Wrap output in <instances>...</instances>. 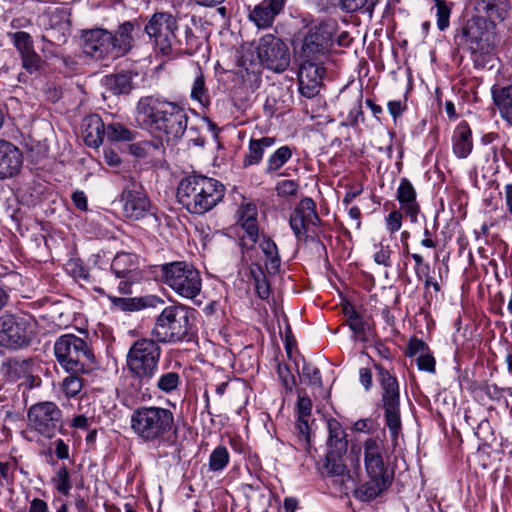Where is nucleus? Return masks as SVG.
Here are the masks:
<instances>
[{
    "label": "nucleus",
    "mask_w": 512,
    "mask_h": 512,
    "mask_svg": "<svg viewBox=\"0 0 512 512\" xmlns=\"http://www.w3.org/2000/svg\"><path fill=\"white\" fill-rule=\"evenodd\" d=\"M103 157L105 162L111 167H117L121 163V158L114 150L106 148L103 151Z\"/></svg>",
    "instance_id": "nucleus-61"
},
{
    "label": "nucleus",
    "mask_w": 512,
    "mask_h": 512,
    "mask_svg": "<svg viewBox=\"0 0 512 512\" xmlns=\"http://www.w3.org/2000/svg\"><path fill=\"white\" fill-rule=\"evenodd\" d=\"M162 281L184 299L196 298L202 290L198 269L185 261H175L161 266Z\"/></svg>",
    "instance_id": "nucleus-9"
},
{
    "label": "nucleus",
    "mask_w": 512,
    "mask_h": 512,
    "mask_svg": "<svg viewBox=\"0 0 512 512\" xmlns=\"http://www.w3.org/2000/svg\"><path fill=\"white\" fill-rule=\"evenodd\" d=\"M348 315V325L350 329L355 333L356 338L366 341L367 338L365 336V327L366 323L360 317V315L351 308V312L346 311Z\"/></svg>",
    "instance_id": "nucleus-48"
},
{
    "label": "nucleus",
    "mask_w": 512,
    "mask_h": 512,
    "mask_svg": "<svg viewBox=\"0 0 512 512\" xmlns=\"http://www.w3.org/2000/svg\"><path fill=\"white\" fill-rule=\"evenodd\" d=\"M472 132L466 122L458 124L453 136V150L459 158H466L472 151Z\"/></svg>",
    "instance_id": "nucleus-32"
},
{
    "label": "nucleus",
    "mask_w": 512,
    "mask_h": 512,
    "mask_svg": "<svg viewBox=\"0 0 512 512\" xmlns=\"http://www.w3.org/2000/svg\"><path fill=\"white\" fill-rule=\"evenodd\" d=\"M201 42L197 36L194 35L193 30L186 26L184 30V38L175 37L173 51L183 52L188 55H193L200 48Z\"/></svg>",
    "instance_id": "nucleus-39"
},
{
    "label": "nucleus",
    "mask_w": 512,
    "mask_h": 512,
    "mask_svg": "<svg viewBox=\"0 0 512 512\" xmlns=\"http://www.w3.org/2000/svg\"><path fill=\"white\" fill-rule=\"evenodd\" d=\"M384 450L382 441L375 438H368L364 442V463L368 477L393 475V472H388L384 464Z\"/></svg>",
    "instance_id": "nucleus-20"
},
{
    "label": "nucleus",
    "mask_w": 512,
    "mask_h": 512,
    "mask_svg": "<svg viewBox=\"0 0 512 512\" xmlns=\"http://www.w3.org/2000/svg\"><path fill=\"white\" fill-rule=\"evenodd\" d=\"M238 66L248 73L255 74L259 72L261 63L257 58H254L253 52L248 50L243 52L239 57Z\"/></svg>",
    "instance_id": "nucleus-50"
},
{
    "label": "nucleus",
    "mask_w": 512,
    "mask_h": 512,
    "mask_svg": "<svg viewBox=\"0 0 512 512\" xmlns=\"http://www.w3.org/2000/svg\"><path fill=\"white\" fill-rule=\"evenodd\" d=\"M0 372L10 382L21 378H31L32 360L17 357L9 358L2 363Z\"/></svg>",
    "instance_id": "nucleus-31"
},
{
    "label": "nucleus",
    "mask_w": 512,
    "mask_h": 512,
    "mask_svg": "<svg viewBox=\"0 0 512 512\" xmlns=\"http://www.w3.org/2000/svg\"><path fill=\"white\" fill-rule=\"evenodd\" d=\"M299 185L294 180H283L277 183L276 192L279 197L295 196Z\"/></svg>",
    "instance_id": "nucleus-54"
},
{
    "label": "nucleus",
    "mask_w": 512,
    "mask_h": 512,
    "mask_svg": "<svg viewBox=\"0 0 512 512\" xmlns=\"http://www.w3.org/2000/svg\"><path fill=\"white\" fill-rule=\"evenodd\" d=\"M161 347L152 338L137 339L126 355V365L131 378L140 389L143 385L154 383L158 375Z\"/></svg>",
    "instance_id": "nucleus-5"
},
{
    "label": "nucleus",
    "mask_w": 512,
    "mask_h": 512,
    "mask_svg": "<svg viewBox=\"0 0 512 512\" xmlns=\"http://www.w3.org/2000/svg\"><path fill=\"white\" fill-rule=\"evenodd\" d=\"M327 425L329 431L327 452L346 453L347 440L345 439L346 435L340 423L335 419H331L328 421Z\"/></svg>",
    "instance_id": "nucleus-37"
},
{
    "label": "nucleus",
    "mask_w": 512,
    "mask_h": 512,
    "mask_svg": "<svg viewBox=\"0 0 512 512\" xmlns=\"http://www.w3.org/2000/svg\"><path fill=\"white\" fill-rule=\"evenodd\" d=\"M55 454L61 460L69 457L68 445L62 439L55 441Z\"/></svg>",
    "instance_id": "nucleus-63"
},
{
    "label": "nucleus",
    "mask_w": 512,
    "mask_h": 512,
    "mask_svg": "<svg viewBox=\"0 0 512 512\" xmlns=\"http://www.w3.org/2000/svg\"><path fill=\"white\" fill-rule=\"evenodd\" d=\"M109 299L114 307L121 311L128 312L139 311L145 308H155L164 303V301L156 295L132 298L110 296Z\"/></svg>",
    "instance_id": "nucleus-28"
},
{
    "label": "nucleus",
    "mask_w": 512,
    "mask_h": 512,
    "mask_svg": "<svg viewBox=\"0 0 512 512\" xmlns=\"http://www.w3.org/2000/svg\"><path fill=\"white\" fill-rule=\"evenodd\" d=\"M225 186L217 179L193 173L178 184L177 201L191 214L203 215L224 198Z\"/></svg>",
    "instance_id": "nucleus-3"
},
{
    "label": "nucleus",
    "mask_w": 512,
    "mask_h": 512,
    "mask_svg": "<svg viewBox=\"0 0 512 512\" xmlns=\"http://www.w3.org/2000/svg\"><path fill=\"white\" fill-rule=\"evenodd\" d=\"M22 66L30 74L37 72L42 65L41 57L33 50L21 55Z\"/></svg>",
    "instance_id": "nucleus-51"
},
{
    "label": "nucleus",
    "mask_w": 512,
    "mask_h": 512,
    "mask_svg": "<svg viewBox=\"0 0 512 512\" xmlns=\"http://www.w3.org/2000/svg\"><path fill=\"white\" fill-rule=\"evenodd\" d=\"M186 137L188 139V142L193 143L194 146L203 147L205 144V139L200 136L199 131L196 127L191 126L187 127L186 130Z\"/></svg>",
    "instance_id": "nucleus-60"
},
{
    "label": "nucleus",
    "mask_w": 512,
    "mask_h": 512,
    "mask_svg": "<svg viewBox=\"0 0 512 512\" xmlns=\"http://www.w3.org/2000/svg\"><path fill=\"white\" fill-rule=\"evenodd\" d=\"M54 353L59 365L68 373L87 374L97 368L95 356L82 338L66 334L57 339Z\"/></svg>",
    "instance_id": "nucleus-6"
},
{
    "label": "nucleus",
    "mask_w": 512,
    "mask_h": 512,
    "mask_svg": "<svg viewBox=\"0 0 512 512\" xmlns=\"http://www.w3.org/2000/svg\"><path fill=\"white\" fill-rule=\"evenodd\" d=\"M344 453L327 452L320 468L322 476L331 479L332 486L340 493L348 495L356 481L344 464Z\"/></svg>",
    "instance_id": "nucleus-14"
},
{
    "label": "nucleus",
    "mask_w": 512,
    "mask_h": 512,
    "mask_svg": "<svg viewBox=\"0 0 512 512\" xmlns=\"http://www.w3.org/2000/svg\"><path fill=\"white\" fill-rule=\"evenodd\" d=\"M297 408H298L299 417L305 418L311 414L312 402L308 397L299 396Z\"/></svg>",
    "instance_id": "nucleus-59"
},
{
    "label": "nucleus",
    "mask_w": 512,
    "mask_h": 512,
    "mask_svg": "<svg viewBox=\"0 0 512 512\" xmlns=\"http://www.w3.org/2000/svg\"><path fill=\"white\" fill-rule=\"evenodd\" d=\"M417 366L422 371H426L429 373L435 372V358L430 353V351L421 354L417 358Z\"/></svg>",
    "instance_id": "nucleus-56"
},
{
    "label": "nucleus",
    "mask_w": 512,
    "mask_h": 512,
    "mask_svg": "<svg viewBox=\"0 0 512 512\" xmlns=\"http://www.w3.org/2000/svg\"><path fill=\"white\" fill-rule=\"evenodd\" d=\"M111 270L117 278L122 279L118 285V290L122 294H131L132 284L139 282L142 278L138 257L132 253H117L112 260Z\"/></svg>",
    "instance_id": "nucleus-16"
},
{
    "label": "nucleus",
    "mask_w": 512,
    "mask_h": 512,
    "mask_svg": "<svg viewBox=\"0 0 512 512\" xmlns=\"http://www.w3.org/2000/svg\"><path fill=\"white\" fill-rule=\"evenodd\" d=\"M510 8L509 0H476L475 3V10L495 25L507 17Z\"/></svg>",
    "instance_id": "nucleus-27"
},
{
    "label": "nucleus",
    "mask_w": 512,
    "mask_h": 512,
    "mask_svg": "<svg viewBox=\"0 0 512 512\" xmlns=\"http://www.w3.org/2000/svg\"><path fill=\"white\" fill-rule=\"evenodd\" d=\"M320 218L316 212V204L310 197L303 198L290 215L289 224L295 236L302 239L309 226H316Z\"/></svg>",
    "instance_id": "nucleus-18"
},
{
    "label": "nucleus",
    "mask_w": 512,
    "mask_h": 512,
    "mask_svg": "<svg viewBox=\"0 0 512 512\" xmlns=\"http://www.w3.org/2000/svg\"><path fill=\"white\" fill-rule=\"evenodd\" d=\"M53 482L55 483L56 490L64 495L68 496L72 487L71 481H70V475L68 472V469L66 466H62L57 471L56 477L53 479Z\"/></svg>",
    "instance_id": "nucleus-49"
},
{
    "label": "nucleus",
    "mask_w": 512,
    "mask_h": 512,
    "mask_svg": "<svg viewBox=\"0 0 512 512\" xmlns=\"http://www.w3.org/2000/svg\"><path fill=\"white\" fill-rule=\"evenodd\" d=\"M429 351L428 345L422 339H418L413 337L409 340V343L406 348V355L409 357H413L418 353H425Z\"/></svg>",
    "instance_id": "nucleus-55"
},
{
    "label": "nucleus",
    "mask_w": 512,
    "mask_h": 512,
    "mask_svg": "<svg viewBox=\"0 0 512 512\" xmlns=\"http://www.w3.org/2000/svg\"><path fill=\"white\" fill-rule=\"evenodd\" d=\"M396 198L401 209L410 217L412 222H415L417 220L420 207L416 201V191L412 183L407 178H402L400 180Z\"/></svg>",
    "instance_id": "nucleus-29"
},
{
    "label": "nucleus",
    "mask_w": 512,
    "mask_h": 512,
    "mask_svg": "<svg viewBox=\"0 0 512 512\" xmlns=\"http://www.w3.org/2000/svg\"><path fill=\"white\" fill-rule=\"evenodd\" d=\"M83 138L89 147H98L105 138L106 126L97 114H92L83 119Z\"/></svg>",
    "instance_id": "nucleus-30"
},
{
    "label": "nucleus",
    "mask_w": 512,
    "mask_h": 512,
    "mask_svg": "<svg viewBox=\"0 0 512 512\" xmlns=\"http://www.w3.org/2000/svg\"><path fill=\"white\" fill-rule=\"evenodd\" d=\"M275 137H262L260 139H251L249 142L248 152L244 157L243 164L245 167L258 164L264 155L266 148L274 146Z\"/></svg>",
    "instance_id": "nucleus-35"
},
{
    "label": "nucleus",
    "mask_w": 512,
    "mask_h": 512,
    "mask_svg": "<svg viewBox=\"0 0 512 512\" xmlns=\"http://www.w3.org/2000/svg\"><path fill=\"white\" fill-rule=\"evenodd\" d=\"M22 165L21 150L11 142L0 140V180L18 175Z\"/></svg>",
    "instance_id": "nucleus-21"
},
{
    "label": "nucleus",
    "mask_w": 512,
    "mask_h": 512,
    "mask_svg": "<svg viewBox=\"0 0 512 512\" xmlns=\"http://www.w3.org/2000/svg\"><path fill=\"white\" fill-rule=\"evenodd\" d=\"M257 59L267 69L283 72L290 65L289 48L280 38L266 34L259 39Z\"/></svg>",
    "instance_id": "nucleus-13"
},
{
    "label": "nucleus",
    "mask_w": 512,
    "mask_h": 512,
    "mask_svg": "<svg viewBox=\"0 0 512 512\" xmlns=\"http://www.w3.org/2000/svg\"><path fill=\"white\" fill-rule=\"evenodd\" d=\"M14 46L19 51L20 55L26 54L34 50L33 40L29 33L18 31L10 34Z\"/></svg>",
    "instance_id": "nucleus-46"
},
{
    "label": "nucleus",
    "mask_w": 512,
    "mask_h": 512,
    "mask_svg": "<svg viewBox=\"0 0 512 512\" xmlns=\"http://www.w3.org/2000/svg\"><path fill=\"white\" fill-rule=\"evenodd\" d=\"M228 463L229 452L226 447L218 446L210 454L209 469L211 471H221L228 465Z\"/></svg>",
    "instance_id": "nucleus-44"
},
{
    "label": "nucleus",
    "mask_w": 512,
    "mask_h": 512,
    "mask_svg": "<svg viewBox=\"0 0 512 512\" xmlns=\"http://www.w3.org/2000/svg\"><path fill=\"white\" fill-rule=\"evenodd\" d=\"M178 29L177 19L168 12L154 13L144 27L149 39H153L155 48L162 55H170L174 49L175 31Z\"/></svg>",
    "instance_id": "nucleus-10"
},
{
    "label": "nucleus",
    "mask_w": 512,
    "mask_h": 512,
    "mask_svg": "<svg viewBox=\"0 0 512 512\" xmlns=\"http://www.w3.org/2000/svg\"><path fill=\"white\" fill-rule=\"evenodd\" d=\"M455 42L471 52L477 65L484 66L498 43L496 25L484 16L472 17L455 35Z\"/></svg>",
    "instance_id": "nucleus-4"
},
{
    "label": "nucleus",
    "mask_w": 512,
    "mask_h": 512,
    "mask_svg": "<svg viewBox=\"0 0 512 512\" xmlns=\"http://www.w3.org/2000/svg\"><path fill=\"white\" fill-rule=\"evenodd\" d=\"M387 228L391 233L397 232L402 226V214L399 211H392L386 218Z\"/></svg>",
    "instance_id": "nucleus-57"
},
{
    "label": "nucleus",
    "mask_w": 512,
    "mask_h": 512,
    "mask_svg": "<svg viewBox=\"0 0 512 512\" xmlns=\"http://www.w3.org/2000/svg\"><path fill=\"white\" fill-rule=\"evenodd\" d=\"M260 248L266 257V269L270 273H276L281 263L276 243L270 238L264 237L260 243Z\"/></svg>",
    "instance_id": "nucleus-38"
},
{
    "label": "nucleus",
    "mask_w": 512,
    "mask_h": 512,
    "mask_svg": "<svg viewBox=\"0 0 512 512\" xmlns=\"http://www.w3.org/2000/svg\"><path fill=\"white\" fill-rule=\"evenodd\" d=\"M83 53L94 60L117 59L110 40V31L93 28L82 33Z\"/></svg>",
    "instance_id": "nucleus-17"
},
{
    "label": "nucleus",
    "mask_w": 512,
    "mask_h": 512,
    "mask_svg": "<svg viewBox=\"0 0 512 512\" xmlns=\"http://www.w3.org/2000/svg\"><path fill=\"white\" fill-rule=\"evenodd\" d=\"M292 151L289 146H282L277 149L268 159L266 174L273 173L280 169L291 158Z\"/></svg>",
    "instance_id": "nucleus-43"
},
{
    "label": "nucleus",
    "mask_w": 512,
    "mask_h": 512,
    "mask_svg": "<svg viewBox=\"0 0 512 512\" xmlns=\"http://www.w3.org/2000/svg\"><path fill=\"white\" fill-rule=\"evenodd\" d=\"M190 309L184 305L165 307L156 318L151 331L152 339L158 343H175L188 337Z\"/></svg>",
    "instance_id": "nucleus-8"
},
{
    "label": "nucleus",
    "mask_w": 512,
    "mask_h": 512,
    "mask_svg": "<svg viewBox=\"0 0 512 512\" xmlns=\"http://www.w3.org/2000/svg\"><path fill=\"white\" fill-rule=\"evenodd\" d=\"M180 382L181 380L179 373L169 371L161 374L159 377L158 375L154 376V383L143 385V388L146 391L157 389L162 393L170 394L178 389Z\"/></svg>",
    "instance_id": "nucleus-36"
},
{
    "label": "nucleus",
    "mask_w": 512,
    "mask_h": 512,
    "mask_svg": "<svg viewBox=\"0 0 512 512\" xmlns=\"http://www.w3.org/2000/svg\"><path fill=\"white\" fill-rule=\"evenodd\" d=\"M137 132L118 122L106 126L105 137L111 142H130L136 139Z\"/></svg>",
    "instance_id": "nucleus-40"
},
{
    "label": "nucleus",
    "mask_w": 512,
    "mask_h": 512,
    "mask_svg": "<svg viewBox=\"0 0 512 512\" xmlns=\"http://www.w3.org/2000/svg\"><path fill=\"white\" fill-rule=\"evenodd\" d=\"M331 42L332 34L327 26H314L308 31L296 52L298 60L321 61Z\"/></svg>",
    "instance_id": "nucleus-15"
},
{
    "label": "nucleus",
    "mask_w": 512,
    "mask_h": 512,
    "mask_svg": "<svg viewBox=\"0 0 512 512\" xmlns=\"http://www.w3.org/2000/svg\"><path fill=\"white\" fill-rule=\"evenodd\" d=\"M286 0H264L250 12V19L259 28H266L273 24L274 19L284 9Z\"/></svg>",
    "instance_id": "nucleus-25"
},
{
    "label": "nucleus",
    "mask_w": 512,
    "mask_h": 512,
    "mask_svg": "<svg viewBox=\"0 0 512 512\" xmlns=\"http://www.w3.org/2000/svg\"><path fill=\"white\" fill-rule=\"evenodd\" d=\"M374 368L382 388L381 402L384 409L385 425L389 429L393 446H397L402 431L399 384L396 377L382 365L375 363Z\"/></svg>",
    "instance_id": "nucleus-7"
},
{
    "label": "nucleus",
    "mask_w": 512,
    "mask_h": 512,
    "mask_svg": "<svg viewBox=\"0 0 512 512\" xmlns=\"http://www.w3.org/2000/svg\"><path fill=\"white\" fill-rule=\"evenodd\" d=\"M298 84L300 93L312 98L319 92L322 84L324 68L321 61L299 60Z\"/></svg>",
    "instance_id": "nucleus-19"
},
{
    "label": "nucleus",
    "mask_w": 512,
    "mask_h": 512,
    "mask_svg": "<svg viewBox=\"0 0 512 512\" xmlns=\"http://www.w3.org/2000/svg\"><path fill=\"white\" fill-rule=\"evenodd\" d=\"M238 223L244 229L242 245L252 248L258 240L257 208L254 204L248 203L239 211Z\"/></svg>",
    "instance_id": "nucleus-24"
},
{
    "label": "nucleus",
    "mask_w": 512,
    "mask_h": 512,
    "mask_svg": "<svg viewBox=\"0 0 512 512\" xmlns=\"http://www.w3.org/2000/svg\"><path fill=\"white\" fill-rule=\"evenodd\" d=\"M136 75L137 74H133L131 71L111 74L106 76L105 85L114 95L129 94L134 88L133 77Z\"/></svg>",
    "instance_id": "nucleus-33"
},
{
    "label": "nucleus",
    "mask_w": 512,
    "mask_h": 512,
    "mask_svg": "<svg viewBox=\"0 0 512 512\" xmlns=\"http://www.w3.org/2000/svg\"><path fill=\"white\" fill-rule=\"evenodd\" d=\"M27 420L32 429L48 439L53 438L63 427L62 411L50 401L32 405L27 412Z\"/></svg>",
    "instance_id": "nucleus-11"
},
{
    "label": "nucleus",
    "mask_w": 512,
    "mask_h": 512,
    "mask_svg": "<svg viewBox=\"0 0 512 512\" xmlns=\"http://www.w3.org/2000/svg\"><path fill=\"white\" fill-rule=\"evenodd\" d=\"M83 387V380L79 374H72L66 377L62 382V390L67 397L77 396Z\"/></svg>",
    "instance_id": "nucleus-47"
},
{
    "label": "nucleus",
    "mask_w": 512,
    "mask_h": 512,
    "mask_svg": "<svg viewBox=\"0 0 512 512\" xmlns=\"http://www.w3.org/2000/svg\"><path fill=\"white\" fill-rule=\"evenodd\" d=\"M391 250L388 246H381L380 250L377 251L374 255V261L379 265H384L385 267L391 266L390 262Z\"/></svg>",
    "instance_id": "nucleus-58"
},
{
    "label": "nucleus",
    "mask_w": 512,
    "mask_h": 512,
    "mask_svg": "<svg viewBox=\"0 0 512 512\" xmlns=\"http://www.w3.org/2000/svg\"><path fill=\"white\" fill-rule=\"evenodd\" d=\"M302 376L308 381L310 385L317 387L322 386L321 373L317 367L305 363L302 367Z\"/></svg>",
    "instance_id": "nucleus-53"
},
{
    "label": "nucleus",
    "mask_w": 512,
    "mask_h": 512,
    "mask_svg": "<svg viewBox=\"0 0 512 512\" xmlns=\"http://www.w3.org/2000/svg\"><path fill=\"white\" fill-rule=\"evenodd\" d=\"M123 213L127 219L140 220L148 213L150 201L141 191L125 189L121 194Z\"/></svg>",
    "instance_id": "nucleus-22"
},
{
    "label": "nucleus",
    "mask_w": 512,
    "mask_h": 512,
    "mask_svg": "<svg viewBox=\"0 0 512 512\" xmlns=\"http://www.w3.org/2000/svg\"><path fill=\"white\" fill-rule=\"evenodd\" d=\"M251 276L255 282V290L259 298L266 300L269 298L271 289L263 269L255 264L250 267Z\"/></svg>",
    "instance_id": "nucleus-41"
},
{
    "label": "nucleus",
    "mask_w": 512,
    "mask_h": 512,
    "mask_svg": "<svg viewBox=\"0 0 512 512\" xmlns=\"http://www.w3.org/2000/svg\"><path fill=\"white\" fill-rule=\"evenodd\" d=\"M142 124L168 145H176L187 130L188 115L176 102L160 97H141L136 106Z\"/></svg>",
    "instance_id": "nucleus-1"
},
{
    "label": "nucleus",
    "mask_w": 512,
    "mask_h": 512,
    "mask_svg": "<svg viewBox=\"0 0 512 512\" xmlns=\"http://www.w3.org/2000/svg\"><path fill=\"white\" fill-rule=\"evenodd\" d=\"M139 25L133 21L119 24L115 31H110V40L117 58L127 55L134 48L133 32Z\"/></svg>",
    "instance_id": "nucleus-23"
},
{
    "label": "nucleus",
    "mask_w": 512,
    "mask_h": 512,
    "mask_svg": "<svg viewBox=\"0 0 512 512\" xmlns=\"http://www.w3.org/2000/svg\"><path fill=\"white\" fill-rule=\"evenodd\" d=\"M34 335L31 323L12 314L0 316V345L8 349H21L30 344Z\"/></svg>",
    "instance_id": "nucleus-12"
},
{
    "label": "nucleus",
    "mask_w": 512,
    "mask_h": 512,
    "mask_svg": "<svg viewBox=\"0 0 512 512\" xmlns=\"http://www.w3.org/2000/svg\"><path fill=\"white\" fill-rule=\"evenodd\" d=\"M359 120H361V121L364 120L363 111H362V93L361 92L359 93V95L357 97L355 106L350 110V112L347 116L346 122L343 123V125L354 127L357 125Z\"/></svg>",
    "instance_id": "nucleus-52"
},
{
    "label": "nucleus",
    "mask_w": 512,
    "mask_h": 512,
    "mask_svg": "<svg viewBox=\"0 0 512 512\" xmlns=\"http://www.w3.org/2000/svg\"><path fill=\"white\" fill-rule=\"evenodd\" d=\"M436 6L437 27L444 31L449 26V18L452 10V3L445 0H434Z\"/></svg>",
    "instance_id": "nucleus-45"
},
{
    "label": "nucleus",
    "mask_w": 512,
    "mask_h": 512,
    "mask_svg": "<svg viewBox=\"0 0 512 512\" xmlns=\"http://www.w3.org/2000/svg\"><path fill=\"white\" fill-rule=\"evenodd\" d=\"M191 98L203 106L209 105L208 90L205 85V78L200 68L196 70V76L191 89Z\"/></svg>",
    "instance_id": "nucleus-42"
},
{
    "label": "nucleus",
    "mask_w": 512,
    "mask_h": 512,
    "mask_svg": "<svg viewBox=\"0 0 512 512\" xmlns=\"http://www.w3.org/2000/svg\"><path fill=\"white\" fill-rule=\"evenodd\" d=\"M72 201L76 208L81 211H86L88 208L87 197L83 191H75L72 194Z\"/></svg>",
    "instance_id": "nucleus-62"
},
{
    "label": "nucleus",
    "mask_w": 512,
    "mask_h": 512,
    "mask_svg": "<svg viewBox=\"0 0 512 512\" xmlns=\"http://www.w3.org/2000/svg\"><path fill=\"white\" fill-rule=\"evenodd\" d=\"M131 429L143 443L160 447L172 445L177 437L173 412L160 406H140L130 419Z\"/></svg>",
    "instance_id": "nucleus-2"
},
{
    "label": "nucleus",
    "mask_w": 512,
    "mask_h": 512,
    "mask_svg": "<svg viewBox=\"0 0 512 512\" xmlns=\"http://www.w3.org/2000/svg\"><path fill=\"white\" fill-rule=\"evenodd\" d=\"M29 512H49L47 503L39 498H34L30 503Z\"/></svg>",
    "instance_id": "nucleus-64"
},
{
    "label": "nucleus",
    "mask_w": 512,
    "mask_h": 512,
    "mask_svg": "<svg viewBox=\"0 0 512 512\" xmlns=\"http://www.w3.org/2000/svg\"><path fill=\"white\" fill-rule=\"evenodd\" d=\"M492 97L501 117L512 126V85L493 87Z\"/></svg>",
    "instance_id": "nucleus-34"
},
{
    "label": "nucleus",
    "mask_w": 512,
    "mask_h": 512,
    "mask_svg": "<svg viewBox=\"0 0 512 512\" xmlns=\"http://www.w3.org/2000/svg\"><path fill=\"white\" fill-rule=\"evenodd\" d=\"M369 480L358 488H353L355 498L361 501H371L387 490L392 482L393 475L368 477Z\"/></svg>",
    "instance_id": "nucleus-26"
}]
</instances>
